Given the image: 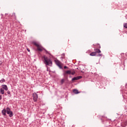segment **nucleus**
Segmentation results:
<instances>
[{"label": "nucleus", "mask_w": 127, "mask_h": 127, "mask_svg": "<svg viewBox=\"0 0 127 127\" xmlns=\"http://www.w3.org/2000/svg\"><path fill=\"white\" fill-rule=\"evenodd\" d=\"M1 113L3 116H5L7 113V115H9V117H10V118H11V117H13V112L10 110V108H9V107H7L6 109H3Z\"/></svg>", "instance_id": "obj_1"}, {"label": "nucleus", "mask_w": 127, "mask_h": 127, "mask_svg": "<svg viewBox=\"0 0 127 127\" xmlns=\"http://www.w3.org/2000/svg\"><path fill=\"white\" fill-rule=\"evenodd\" d=\"M44 63H45L46 66H52V61H51V60H50V59L48 58L46 56H44Z\"/></svg>", "instance_id": "obj_2"}, {"label": "nucleus", "mask_w": 127, "mask_h": 127, "mask_svg": "<svg viewBox=\"0 0 127 127\" xmlns=\"http://www.w3.org/2000/svg\"><path fill=\"white\" fill-rule=\"evenodd\" d=\"M32 44H33V45H34L37 48V50H38V51L42 52V48H43V47H42V46H41V45L39 44L38 42L36 41H33L32 42Z\"/></svg>", "instance_id": "obj_3"}, {"label": "nucleus", "mask_w": 127, "mask_h": 127, "mask_svg": "<svg viewBox=\"0 0 127 127\" xmlns=\"http://www.w3.org/2000/svg\"><path fill=\"white\" fill-rule=\"evenodd\" d=\"M33 99L34 100V102H37V100L38 99V95H37V93H34L33 94Z\"/></svg>", "instance_id": "obj_4"}, {"label": "nucleus", "mask_w": 127, "mask_h": 127, "mask_svg": "<svg viewBox=\"0 0 127 127\" xmlns=\"http://www.w3.org/2000/svg\"><path fill=\"white\" fill-rule=\"evenodd\" d=\"M55 62L56 65H57V66H58V67H59L60 69H62V65H61V62H60V61H59V60H55Z\"/></svg>", "instance_id": "obj_5"}, {"label": "nucleus", "mask_w": 127, "mask_h": 127, "mask_svg": "<svg viewBox=\"0 0 127 127\" xmlns=\"http://www.w3.org/2000/svg\"><path fill=\"white\" fill-rule=\"evenodd\" d=\"M67 74L71 75V70H66L64 72V77H66L67 76Z\"/></svg>", "instance_id": "obj_6"}, {"label": "nucleus", "mask_w": 127, "mask_h": 127, "mask_svg": "<svg viewBox=\"0 0 127 127\" xmlns=\"http://www.w3.org/2000/svg\"><path fill=\"white\" fill-rule=\"evenodd\" d=\"M2 89H3V90H5V91H7L8 90V88H7V86L6 85L3 84L1 85Z\"/></svg>", "instance_id": "obj_7"}, {"label": "nucleus", "mask_w": 127, "mask_h": 127, "mask_svg": "<svg viewBox=\"0 0 127 127\" xmlns=\"http://www.w3.org/2000/svg\"><path fill=\"white\" fill-rule=\"evenodd\" d=\"M94 51H95L96 54H97V53H101V50L99 49H94Z\"/></svg>", "instance_id": "obj_8"}, {"label": "nucleus", "mask_w": 127, "mask_h": 127, "mask_svg": "<svg viewBox=\"0 0 127 127\" xmlns=\"http://www.w3.org/2000/svg\"><path fill=\"white\" fill-rule=\"evenodd\" d=\"M89 55L90 56H97V54H96L95 52H93Z\"/></svg>", "instance_id": "obj_9"}, {"label": "nucleus", "mask_w": 127, "mask_h": 127, "mask_svg": "<svg viewBox=\"0 0 127 127\" xmlns=\"http://www.w3.org/2000/svg\"><path fill=\"white\" fill-rule=\"evenodd\" d=\"M12 17H13V18H14V19H15V20H16V15H15V13H13L12 14Z\"/></svg>", "instance_id": "obj_10"}, {"label": "nucleus", "mask_w": 127, "mask_h": 127, "mask_svg": "<svg viewBox=\"0 0 127 127\" xmlns=\"http://www.w3.org/2000/svg\"><path fill=\"white\" fill-rule=\"evenodd\" d=\"M73 92L74 93V94H79V93H80L77 89H74L73 90Z\"/></svg>", "instance_id": "obj_11"}, {"label": "nucleus", "mask_w": 127, "mask_h": 127, "mask_svg": "<svg viewBox=\"0 0 127 127\" xmlns=\"http://www.w3.org/2000/svg\"><path fill=\"white\" fill-rule=\"evenodd\" d=\"M0 93L1 94V95H3V94H4V90L2 89V88H0Z\"/></svg>", "instance_id": "obj_12"}, {"label": "nucleus", "mask_w": 127, "mask_h": 127, "mask_svg": "<svg viewBox=\"0 0 127 127\" xmlns=\"http://www.w3.org/2000/svg\"><path fill=\"white\" fill-rule=\"evenodd\" d=\"M4 82H5V79H4V78H2L0 80V83H4Z\"/></svg>", "instance_id": "obj_13"}, {"label": "nucleus", "mask_w": 127, "mask_h": 127, "mask_svg": "<svg viewBox=\"0 0 127 127\" xmlns=\"http://www.w3.org/2000/svg\"><path fill=\"white\" fill-rule=\"evenodd\" d=\"M78 78L77 76L74 77L72 78V81H75V80H78Z\"/></svg>", "instance_id": "obj_14"}, {"label": "nucleus", "mask_w": 127, "mask_h": 127, "mask_svg": "<svg viewBox=\"0 0 127 127\" xmlns=\"http://www.w3.org/2000/svg\"><path fill=\"white\" fill-rule=\"evenodd\" d=\"M7 93L8 95H10V96H9L10 97H11V93H10V91H9L8 90V91H7Z\"/></svg>", "instance_id": "obj_15"}, {"label": "nucleus", "mask_w": 127, "mask_h": 127, "mask_svg": "<svg viewBox=\"0 0 127 127\" xmlns=\"http://www.w3.org/2000/svg\"><path fill=\"white\" fill-rule=\"evenodd\" d=\"M124 27H125V28H127V23L124 24Z\"/></svg>", "instance_id": "obj_16"}, {"label": "nucleus", "mask_w": 127, "mask_h": 127, "mask_svg": "<svg viewBox=\"0 0 127 127\" xmlns=\"http://www.w3.org/2000/svg\"><path fill=\"white\" fill-rule=\"evenodd\" d=\"M64 81L65 80H64V79H62L61 81V84H63L64 83Z\"/></svg>", "instance_id": "obj_17"}, {"label": "nucleus", "mask_w": 127, "mask_h": 127, "mask_svg": "<svg viewBox=\"0 0 127 127\" xmlns=\"http://www.w3.org/2000/svg\"><path fill=\"white\" fill-rule=\"evenodd\" d=\"M96 56H97V57H101V56H102V54H98L97 55V54H96Z\"/></svg>", "instance_id": "obj_18"}, {"label": "nucleus", "mask_w": 127, "mask_h": 127, "mask_svg": "<svg viewBox=\"0 0 127 127\" xmlns=\"http://www.w3.org/2000/svg\"><path fill=\"white\" fill-rule=\"evenodd\" d=\"M75 73H76V72H75V71H72V72L71 71V75H75Z\"/></svg>", "instance_id": "obj_19"}, {"label": "nucleus", "mask_w": 127, "mask_h": 127, "mask_svg": "<svg viewBox=\"0 0 127 127\" xmlns=\"http://www.w3.org/2000/svg\"><path fill=\"white\" fill-rule=\"evenodd\" d=\"M77 77L78 80H79V79H81V78H82V76H77Z\"/></svg>", "instance_id": "obj_20"}, {"label": "nucleus", "mask_w": 127, "mask_h": 127, "mask_svg": "<svg viewBox=\"0 0 127 127\" xmlns=\"http://www.w3.org/2000/svg\"><path fill=\"white\" fill-rule=\"evenodd\" d=\"M2 99V96L1 95H0V101Z\"/></svg>", "instance_id": "obj_21"}, {"label": "nucleus", "mask_w": 127, "mask_h": 127, "mask_svg": "<svg viewBox=\"0 0 127 127\" xmlns=\"http://www.w3.org/2000/svg\"><path fill=\"white\" fill-rule=\"evenodd\" d=\"M64 69H68V67H67V66H64Z\"/></svg>", "instance_id": "obj_22"}, {"label": "nucleus", "mask_w": 127, "mask_h": 127, "mask_svg": "<svg viewBox=\"0 0 127 127\" xmlns=\"http://www.w3.org/2000/svg\"><path fill=\"white\" fill-rule=\"evenodd\" d=\"M27 51H28V52H30V50L27 49Z\"/></svg>", "instance_id": "obj_23"}, {"label": "nucleus", "mask_w": 127, "mask_h": 127, "mask_svg": "<svg viewBox=\"0 0 127 127\" xmlns=\"http://www.w3.org/2000/svg\"><path fill=\"white\" fill-rule=\"evenodd\" d=\"M63 57H62V58H64V57L65 56V54L63 55Z\"/></svg>", "instance_id": "obj_24"}, {"label": "nucleus", "mask_w": 127, "mask_h": 127, "mask_svg": "<svg viewBox=\"0 0 127 127\" xmlns=\"http://www.w3.org/2000/svg\"><path fill=\"white\" fill-rule=\"evenodd\" d=\"M43 49L45 50V51H46V52H47V53H48V52H47L46 50H45V49Z\"/></svg>", "instance_id": "obj_25"}, {"label": "nucleus", "mask_w": 127, "mask_h": 127, "mask_svg": "<svg viewBox=\"0 0 127 127\" xmlns=\"http://www.w3.org/2000/svg\"><path fill=\"white\" fill-rule=\"evenodd\" d=\"M99 48H101V46L99 47Z\"/></svg>", "instance_id": "obj_26"}]
</instances>
